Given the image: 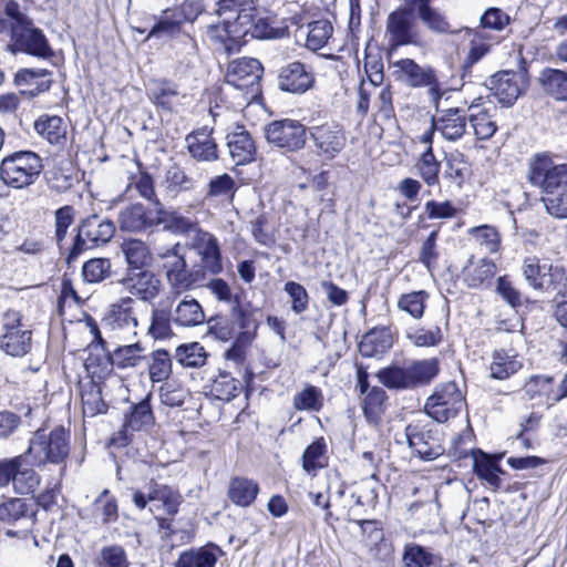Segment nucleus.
<instances>
[{"label":"nucleus","instance_id":"1","mask_svg":"<svg viewBox=\"0 0 567 567\" xmlns=\"http://www.w3.org/2000/svg\"><path fill=\"white\" fill-rule=\"evenodd\" d=\"M205 321L204 308L197 299L188 295L162 297L152 305L147 334L154 340H167L174 336L173 324L194 328Z\"/></svg>","mask_w":567,"mask_h":567},{"label":"nucleus","instance_id":"2","mask_svg":"<svg viewBox=\"0 0 567 567\" xmlns=\"http://www.w3.org/2000/svg\"><path fill=\"white\" fill-rule=\"evenodd\" d=\"M70 454V434L62 426L50 432L40 429L30 439L25 455L31 466L42 467L47 464L61 465L60 477L65 475V461Z\"/></svg>","mask_w":567,"mask_h":567},{"label":"nucleus","instance_id":"3","mask_svg":"<svg viewBox=\"0 0 567 567\" xmlns=\"http://www.w3.org/2000/svg\"><path fill=\"white\" fill-rule=\"evenodd\" d=\"M43 168L40 156L20 151L6 156L0 163V179L9 187L22 189L32 185Z\"/></svg>","mask_w":567,"mask_h":567},{"label":"nucleus","instance_id":"4","mask_svg":"<svg viewBox=\"0 0 567 567\" xmlns=\"http://www.w3.org/2000/svg\"><path fill=\"white\" fill-rule=\"evenodd\" d=\"M527 177L533 186L547 194L567 189V163H555L549 153H537L529 159Z\"/></svg>","mask_w":567,"mask_h":567},{"label":"nucleus","instance_id":"5","mask_svg":"<svg viewBox=\"0 0 567 567\" xmlns=\"http://www.w3.org/2000/svg\"><path fill=\"white\" fill-rule=\"evenodd\" d=\"M114 234L115 225L112 220L97 215L86 217L78 227V234L66 257V262L71 264L86 248L105 245L113 238Z\"/></svg>","mask_w":567,"mask_h":567},{"label":"nucleus","instance_id":"6","mask_svg":"<svg viewBox=\"0 0 567 567\" xmlns=\"http://www.w3.org/2000/svg\"><path fill=\"white\" fill-rule=\"evenodd\" d=\"M143 352L144 348L140 342L120 346L112 353L103 354L101 359L90 354L85 361V368L87 372L92 374V379L95 377L101 379L107 375L114 365L118 369H128L140 365L145 359Z\"/></svg>","mask_w":567,"mask_h":567},{"label":"nucleus","instance_id":"7","mask_svg":"<svg viewBox=\"0 0 567 567\" xmlns=\"http://www.w3.org/2000/svg\"><path fill=\"white\" fill-rule=\"evenodd\" d=\"M385 37L392 50L404 45L421 44V34L415 22L414 9L409 3L399 7L388 16Z\"/></svg>","mask_w":567,"mask_h":567},{"label":"nucleus","instance_id":"8","mask_svg":"<svg viewBox=\"0 0 567 567\" xmlns=\"http://www.w3.org/2000/svg\"><path fill=\"white\" fill-rule=\"evenodd\" d=\"M465 399L457 384L453 381L439 384L425 402L426 414L436 422L443 423L454 417L463 408Z\"/></svg>","mask_w":567,"mask_h":567},{"label":"nucleus","instance_id":"9","mask_svg":"<svg viewBox=\"0 0 567 567\" xmlns=\"http://www.w3.org/2000/svg\"><path fill=\"white\" fill-rule=\"evenodd\" d=\"M487 87L503 106H512L529 85L525 68L518 71L504 70L488 79Z\"/></svg>","mask_w":567,"mask_h":567},{"label":"nucleus","instance_id":"10","mask_svg":"<svg viewBox=\"0 0 567 567\" xmlns=\"http://www.w3.org/2000/svg\"><path fill=\"white\" fill-rule=\"evenodd\" d=\"M0 349L11 357H23L31 349L32 332L21 323L19 312L9 310L2 318Z\"/></svg>","mask_w":567,"mask_h":567},{"label":"nucleus","instance_id":"11","mask_svg":"<svg viewBox=\"0 0 567 567\" xmlns=\"http://www.w3.org/2000/svg\"><path fill=\"white\" fill-rule=\"evenodd\" d=\"M267 141L288 152L301 150L307 141L306 127L296 120L272 121L265 127Z\"/></svg>","mask_w":567,"mask_h":567},{"label":"nucleus","instance_id":"12","mask_svg":"<svg viewBox=\"0 0 567 567\" xmlns=\"http://www.w3.org/2000/svg\"><path fill=\"white\" fill-rule=\"evenodd\" d=\"M252 25V14L246 10L237 13L236 17H228L219 23L210 25L209 31L213 37L224 43L225 49L231 52L237 49L250 33Z\"/></svg>","mask_w":567,"mask_h":567},{"label":"nucleus","instance_id":"13","mask_svg":"<svg viewBox=\"0 0 567 567\" xmlns=\"http://www.w3.org/2000/svg\"><path fill=\"white\" fill-rule=\"evenodd\" d=\"M396 80L411 87H429L433 100L441 97L439 82L431 66H421L412 59H401L394 63Z\"/></svg>","mask_w":567,"mask_h":567},{"label":"nucleus","instance_id":"14","mask_svg":"<svg viewBox=\"0 0 567 567\" xmlns=\"http://www.w3.org/2000/svg\"><path fill=\"white\" fill-rule=\"evenodd\" d=\"M12 47L20 52L41 58L49 59L53 55V51L44 33L30 25L19 21L12 28Z\"/></svg>","mask_w":567,"mask_h":567},{"label":"nucleus","instance_id":"15","mask_svg":"<svg viewBox=\"0 0 567 567\" xmlns=\"http://www.w3.org/2000/svg\"><path fill=\"white\" fill-rule=\"evenodd\" d=\"M262 72V65L257 59H237L228 65L226 83L247 93L255 94L259 90Z\"/></svg>","mask_w":567,"mask_h":567},{"label":"nucleus","instance_id":"16","mask_svg":"<svg viewBox=\"0 0 567 567\" xmlns=\"http://www.w3.org/2000/svg\"><path fill=\"white\" fill-rule=\"evenodd\" d=\"M120 284L131 295L151 306L156 303L155 300L159 297L164 288L162 280L150 270H130L125 277L120 280Z\"/></svg>","mask_w":567,"mask_h":567},{"label":"nucleus","instance_id":"17","mask_svg":"<svg viewBox=\"0 0 567 567\" xmlns=\"http://www.w3.org/2000/svg\"><path fill=\"white\" fill-rule=\"evenodd\" d=\"M189 248L197 252L204 269L210 275L223 271L221 251L215 235L199 227L190 237Z\"/></svg>","mask_w":567,"mask_h":567},{"label":"nucleus","instance_id":"18","mask_svg":"<svg viewBox=\"0 0 567 567\" xmlns=\"http://www.w3.org/2000/svg\"><path fill=\"white\" fill-rule=\"evenodd\" d=\"M161 502L168 515H175L181 504V495L172 487L151 481L147 493L134 491L133 503L138 509H144L147 503Z\"/></svg>","mask_w":567,"mask_h":567},{"label":"nucleus","instance_id":"19","mask_svg":"<svg viewBox=\"0 0 567 567\" xmlns=\"http://www.w3.org/2000/svg\"><path fill=\"white\" fill-rule=\"evenodd\" d=\"M177 236H190L199 228L196 218L183 215L178 209L166 208L162 203H156V227Z\"/></svg>","mask_w":567,"mask_h":567},{"label":"nucleus","instance_id":"20","mask_svg":"<svg viewBox=\"0 0 567 567\" xmlns=\"http://www.w3.org/2000/svg\"><path fill=\"white\" fill-rule=\"evenodd\" d=\"M315 82L312 71L299 61L284 66L279 73L278 86L281 91L301 94L307 92Z\"/></svg>","mask_w":567,"mask_h":567},{"label":"nucleus","instance_id":"21","mask_svg":"<svg viewBox=\"0 0 567 567\" xmlns=\"http://www.w3.org/2000/svg\"><path fill=\"white\" fill-rule=\"evenodd\" d=\"M118 225L123 231L141 233L156 227V207L148 209L141 203L132 204L118 214Z\"/></svg>","mask_w":567,"mask_h":567},{"label":"nucleus","instance_id":"22","mask_svg":"<svg viewBox=\"0 0 567 567\" xmlns=\"http://www.w3.org/2000/svg\"><path fill=\"white\" fill-rule=\"evenodd\" d=\"M409 446L424 461H432L443 454L444 450L431 431H424L417 425L409 424L405 429Z\"/></svg>","mask_w":567,"mask_h":567},{"label":"nucleus","instance_id":"23","mask_svg":"<svg viewBox=\"0 0 567 567\" xmlns=\"http://www.w3.org/2000/svg\"><path fill=\"white\" fill-rule=\"evenodd\" d=\"M229 154L236 165H244L255 161L257 153L250 133L243 125H235L226 136Z\"/></svg>","mask_w":567,"mask_h":567},{"label":"nucleus","instance_id":"24","mask_svg":"<svg viewBox=\"0 0 567 567\" xmlns=\"http://www.w3.org/2000/svg\"><path fill=\"white\" fill-rule=\"evenodd\" d=\"M432 118L434 130L446 141H458L466 132L467 115L457 107L443 110Z\"/></svg>","mask_w":567,"mask_h":567},{"label":"nucleus","instance_id":"25","mask_svg":"<svg viewBox=\"0 0 567 567\" xmlns=\"http://www.w3.org/2000/svg\"><path fill=\"white\" fill-rule=\"evenodd\" d=\"M212 134L213 128L203 126L186 136L187 150L193 158L200 162H214L218 158V146Z\"/></svg>","mask_w":567,"mask_h":567},{"label":"nucleus","instance_id":"26","mask_svg":"<svg viewBox=\"0 0 567 567\" xmlns=\"http://www.w3.org/2000/svg\"><path fill=\"white\" fill-rule=\"evenodd\" d=\"M432 0H409V4L416 11L419 20L427 30L436 34L452 32L446 17L436 8L431 6Z\"/></svg>","mask_w":567,"mask_h":567},{"label":"nucleus","instance_id":"27","mask_svg":"<svg viewBox=\"0 0 567 567\" xmlns=\"http://www.w3.org/2000/svg\"><path fill=\"white\" fill-rule=\"evenodd\" d=\"M310 135L317 148L329 157H333L341 152L346 144V137L338 126L329 124L315 126Z\"/></svg>","mask_w":567,"mask_h":567},{"label":"nucleus","instance_id":"28","mask_svg":"<svg viewBox=\"0 0 567 567\" xmlns=\"http://www.w3.org/2000/svg\"><path fill=\"white\" fill-rule=\"evenodd\" d=\"M497 268L493 260L481 258L475 261L471 257L462 269L463 281L468 288H481L489 284Z\"/></svg>","mask_w":567,"mask_h":567},{"label":"nucleus","instance_id":"29","mask_svg":"<svg viewBox=\"0 0 567 567\" xmlns=\"http://www.w3.org/2000/svg\"><path fill=\"white\" fill-rule=\"evenodd\" d=\"M230 316L233 322H235V330L239 329L236 337H239L243 343H251L257 336L259 327V322L255 317V310L241 306L236 297Z\"/></svg>","mask_w":567,"mask_h":567},{"label":"nucleus","instance_id":"30","mask_svg":"<svg viewBox=\"0 0 567 567\" xmlns=\"http://www.w3.org/2000/svg\"><path fill=\"white\" fill-rule=\"evenodd\" d=\"M482 97L476 99L468 106L467 120L478 140H489L497 131L496 122L492 118L489 111L482 107Z\"/></svg>","mask_w":567,"mask_h":567},{"label":"nucleus","instance_id":"31","mask_svg":"<svg viewBox=\"0 0 567 567\" xmlns=\"http://www.w3.org/2000/svg\"><path fill=\"white\" fill-rule=\"evenodd\" d=\"M392 347V337L388 328H373L367 332L360 343L359 352L362 357L374 358L382 355Z\"/></svg>","mask_w":567,"mask_h":567},{"label":"nucleus","instance_id":"32","mask_svg":"<svg viewBox=\"0 0 567 567\" xmlns=\"http://www.w3.org/2000/svg\"><path fill=\"white\" fill-rule=\"evenodd\" d=\"M444 178L457 188H462L472 176V165L467 157L460 151L445 155Z\"/></svg>","mask_w":567,"mask_h":567},{"label":"nucleus","instance_id":"33","mask_svg":"<svg viewBox=\"0 0 567 567\" xmlns=\"http://www.w3.org/2000/svg\"><path fill=\"white\" fill-rule=\"evenodd\" d=\"M134 300L131 297H123L111 305L105 318L113 329H135L138 324L133 311Z\"/></svg>","mask_w":567,"mask_h":567},{"label":"nucleus","instance_id":"34","mask_svg":"<svg viewBox=\"0 0 567 567\" xmlns=\"http://www.w3.org/2000/svg\"><path fill=\"white\" fill-rule=\"evenodd\" d=\"M523 368L517 354L505 350H495L492 353L489 375L495 380H507Z\"/></svg>","mask_w":567,"mask_h":567},{"label":"nucleus","instance_id":"35","mask_svg":"<svg viewBox=\"0 0 567 567\" xmlns=\"http://www.w3.org/2000/svg\"><path fill=\"white\" fill-rule=\"evenodd\" d=\"M51 72L47 69H21L16 74V84L20 87L33 86L29 90H22L23 93H29L35 96L51 87L52 81L49 79Z\"/></svg>","mask_w":567,"mask_h":567},{"label":"nucleus","instance_id":"36","mask_svg":"<svg viewBox=\"0 0 567 567\" xmlns=\"http://www.w3.org/2000/svg\"><path fill=\"white\" fill-rule=\"evenodd\" d=\"M155 423V417L152 411L150 396L141 402L133 404L130 412L124 419V432L128 431H146Z\"/></svg>","mask_w":567,"mask_h":567},{"label":"nucleus","instance_id":"37","mask_svg":"<svg viewBox=\"0 0 567 567\" xmlns=\"http://www.w3.org/2000/svg\"><path fill=\"white\" fill-rule=\"evenodd\" d=\"M202 280L200 271L188 269L186 266L166 279L169 290L164 297L179 298L183 293L200 286Z\"/></svg>","mask_w":567,"mask_h":567},{"label":"nucleus","instance_id":"38","mask_svg":"<svg viewBox=\"0 0 567 567\" xmlns=\"http://www.w3.org/2000/svg\"><path fill=\"white\" fill-rule=\"evenodd\" d=\"M543 91L557 101H567V72L557 69H544L539 75Z\"/></svg>","mask_w":567,"mask_h":567},{"label":"nucleus","instance_id":"39","mask_svg":"<svg viewBox=\"0 0 567 567\" xmlns=\"http://www.w3.org/2000/svg\"><path fill=\"white\" fill-rule=\"evenodd\" d=\"M412 389L432 382L440 372V362L436 358L414 360L408 364Z\"/></svg>","mask_w":567,"mask_h":567},{"label":"nucleus","instance_id":"40","mask_svg":"<svg viewBox=\"0 0 567 567\" xmlns=\"http://www.w3.org/2000/svg\"><path fill=\"white\" fill-rule=\"evenodd\" d=\"M148 96L156 106L172 111L178 100L179 92L174 82L156 80L148 87Z\"/></svg>","mask_w":567,"mask_h":567},{"label":"nucleus","instance_id":"41","mask_svg":"<svg viewBox=\"0 0 567 567\" xmlns=\"http://www.w3.org/2000/svg\"><path fill=\"white\" fill-rule=\"evenodd\" d=\"M417 175L429 187L440 184L439 174L441 172V162L437 161L433 147H426L416 158L414 165Z\"/></svg>","mask_w":567,"mask_h":567},{"label":"nucleus","instance_id":"42","mask_svg":"<svg viewBox=\"0 0 567 567\" xmlns=\"http://www.w3.org/2000/svg\"><path fill=\"white\" fill-rule=\"evenodd\" d=\"M258 492L259 486L252 480L235 477L229 483L228 497L237 506L247 507L256 499Z\"/></svg>","mask_w":567,"mask_h":567},{"label":"nucleus","instance_id":"43","mask_svg":"<svg viewBox=\"0 0 567 567\" xmlns=\"http://www.w3.org/2000/svg\"><path fill=\"white\" fill-rule=\"evenodd\" d=\"M237 190V184L229 174L214 176L207 184L205 198L207 200H217L220 203L231 202Z\"/></svg>","mask_w":567,"mask_h":567},{"label":"nucleus","instance_id":"44","mask_svg":"<svg viewBox=\"0 0 567 567\" xmlns=\"http://www.w3.org/2000/svg\"><path fill=\"white\" fill-rule=\"evenodd\" d=\"M218 547H200L181 553L175 567H215Z\"/></svg>","mask_w":567,"mask_h":567},{"label":"nucleus","instance_id":"45","mask_svg":"<svg viewBox=\"0 0 567 567\" xmlns=\"http://www.w3.org/2000/svg\"><path fill=\"white\" fill-rule=\"evenodd\" d=\"M175 361L184 368H202L206 364L208 353L199 342L179 344L175 349Z\"/></svg>","mask_w":567,"mask_h":567},{"label":"nucleus","instance_id":"46","mask_svg":"<svg viewBox=\"0 0 567 567\" xmlns=\"http://www.w3.org/2000/svg\"><path fill=\"white\" fill-rule=\"evenodd\" d=\"M377 378L382 385L390 390L412 389L408 364H392L382 368L377 372Z\"/></svg>","mask_w":567,"mask_h":567},{"label":"nucleus","instance_id":"47","mask_svg":"<svg viewBox=\"0 0 567 567\" xmlns=\"http://www.w3.org/2000/svg\"><path fill=\"white\" fill-rule=\"evenodd\" d=\"M540 291L555 293L556 297L567 300V269L550 261V270L546 271V277L540 282Z\"/></svg>","mask_w":567,"mask_h":567},{"label":"nucleus","instance_id":"48","mask_svg":"<svg viewBox=\"0 0 567 567\" xmlns=\"http://www.w3.org/2000/svg\"><path fill=\"white\" fill-rule=\"evenodd\" d=\"M474 472L484 480L493 489L501 486V478L498 476L503 471L497 464V461L483 452L474 455Z\"/></svg>","mask_w":567,"mask_h":567},{"label":"nucleus","instance_id":"49","mask_svg":"<svg viewBox=\"0 0 567 567\" xmlns=\"http://www.w3.org/2000/svg\"><path fill=\"white\" fill-rule=\"evenodd\" d=\"M327 444L323 437H319L307 446L302 454V467L311 475H316V472L327 466Z\"/></svg>","mask_w":567,"mask_h":567},{"label":"nucleus","instance_id":"50","mask_svg":"<svg viewBox=\"0 0 567 567\" xmlns=\"http://www.w3.org/2000/svg\"><path fill=\"white\" fill-rule=\"evenodd\" d=\"M547 270H550L549 259L530 256L526 257L523 261L522 274L524 279L535 290L540 291V282L545 279Z\"/></svg>","mask_w":567,"mask_h":567},{"label":"nucleus","instance_id":"51","mask_svg":"<svg viewBox=\"0 0 567 567\" xmlns=\"http://www.w3.org/2000/svg\"><path fill=\"white\" fill-rule=\"evenodd\" d=\"M34 128L50 144H61L65 140L66 128L60 116L41 117L35 121Z\"/></svg>","mask_w":567,"mask_h":567},{"label":"nucleus","instance_id":"52","mask_svg":"<svg viewBox=\"0 0 567 567\" xmlns=\"http://www.w3.org/2000/svg\"><path fill=\"white\" fill-rule=\"evenodd\" d=\"M172 357L165 349L153 351L148 360V374L152 382L166 381L172 373Z\"/></svg>","mask_w":567,"mask_h":567},{"label":"nucleus","instance_id":"53","mask_svg":"<svg viewBox=\"0 0 567 567\" xmlns=\"http://www.w3.org/2000/svg\"><path fill=\"white\" fill-rule=\"evenodd\" d=\"M307 29L306 47L311 51L323 48L333 32L331 22L326 19L310 22Z\"/></svg>","mask_w":567,"mask_h":567},{"label":"nucleus","instance_id":"54","mask_svg":"<svg viewBox=\"0 0 567 567\" xmlns=\"http://www.w3.org/2000/svg\"><path fill=\"white\" fill-rule=\"evenodd\" d=\"M122 251L132 270L140 271L148 264L151 256L148 247L138 239L126 240L122 245Z\"/></svg>","mask_w":567,"mask_h":567},{"label":"nucleus","instance_id":"55","mask_svg":"<svg viewBox=\"0 0 567 567\" xmlns=\"http://www.w3.org/2000/svg\"><path fill=\"white\" fill-rule=\"evenodd\" d=\"M81 396L84 415L93 417L106 412L107 406L102 399L101 386L94 380L89 382Z\"/></svg>","mask_w":567,"mask_h":567},{"label":"nucleus","instance_id":"56","mask_svg":"<svg viewBox=\"0 0 567 567\" xmlns=\"http://www.w3.org/2000/svg\"><path fill=\"white\" fill-rule=\"evenodd\" d=\"M427 298L429 295L424 290L403 293L398 299V308L414 319H421L424 315Z\"/></svg>","mask_w":567,"mask_h":567},{"label":"nucleus","instance_id":"57","mask_svg":"<svg viewBox=\"0 0 567 567\" xmlns=\"http://www.w3.org/2000/svg\"><path fill=\"white\" fill-rule=\"evenodd\" d=\"M111 276V261L107 258H92L82 266V278L87 284H99Z\"/></svg>","mask_w":567,"mask_h":567},{"label":"nucleus","instance_id":"58","mask_svg":"<svg viewBox=\"0 0 567 567\" xmlns=\"http://www.w3.org/2000/svg\"><path fill=\"white\" fill-rule=\"evenodd\" d=\"M437 558V556L417 544H408L402 556L405 567H431Z\"/></svg>","mask_w":567,"mask_h":567},{"label":"nucleus","instance_id":"59","mask_svg":"<svg viewBox=\"0 0 567 567\" xmlns=\"http://www.w3.org/2000/svg\"><path fill=\"white\" fill-rule=\"evenodd\" d=\"M364 395L363 412L368 420L374 422L384 410L386 392L380 386L371 388Z\"/></svg>","mask_w":567,"mask_h":567},{"label":"nucleus","instance_id":"60","mask_svg":"<svg viewBox=\"0 0 567 567\" xmlns=\"http://www.w3.org/2000/svg\"><path fill=\"white\" fill-rule=\"evenodd\" d=\"M133 188L142 198L153 203L155 207L156 203H161L154 188V181L148 173L140 172L137 175L132 176L131 182L126 186L125 194H128Z\"/></svg>","mask_w":567,"mask_h":567},{"label":"nucleus","instance_id":"61","mask_svg":"<svg viewBox=\"0 0 567 567\" xmlns=\"http://www.w3.org/2000/svg\"><path fill=\"white\" fill-rule=\"evenodd\" d=\"M293 408L298 411H316L322 408L321 390L315 385H307L293 396Z\"/></svg>","mask_w":567,"mask_h":567},{"label":"nucleus","instance_id":"62","mask_svg":"<svg viewBox=\"0 0 567 567\" xmlns=\"http://www.w3.org/2000/svg\"><path fill=\"white\" fill-rule=\"evenodd\" d=\"M210 392L218 400L229 401L237 395L238 382L227 372H219L213 380Z\"/></svg>","mask_w":567,"mask_h":567},{"label":"nucleus","instance_id":"63","mask_svg":"<svg viewBox=\"0 0 567 567\" xmlns=\"http://www.w3.org/2000/svg\"><path fill=\"white\" fill-rule=\"evenodd\" d=\"M188 396V390L174 381H166L159 388L161 402L171 408L182 406Z\"/></svg>","mask_w":567,"mask_h":567},{"label":"nucleus","instance_id":"64","mask_svg":"<svg viewBox=\"0 0 567 567\" xmlns=\"http://www.w3.org/2000/svg\"><path fill=\"white\" fill-rule=\"evenodd\" d=\"M96 511L100 512L103 524L114 523L118 518V505L114 496L111 495L109 489H103L97 498L94 501Z\"/></svg>","mask_w":567,"mask_h":567}]
</instances>
